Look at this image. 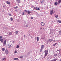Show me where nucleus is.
<instances>
[{"mask_svg": "<svg viewBox=\"0 0 61 61\" xmlns=\"http://www.w3.org/2000/svg\"><path fill=\"white\" fill-rule=\"evenodd\" d=\"M44 52L45 53V56H44V58H45V57H46V56H47V54H48V50H46Z\"/></svg>", "mask_w": 61, "mask_h": 61, "instance_id": "obj_1", "label": "nucleus"}, {"mask_svg": "<svg viewBox=\"0 0 61 61\" xmlns=\"http://www.w3.org/2000/svg\"><path fill=\"white\" fill-rule=\"evenodd\" d=\"M44 45H42L41 46V49L40 51V52H41L42 51V50L43 49V48H44Z\"/></svg>", "mask_w": 61, "mask_h": 61, "instance_id": "obj_2", "label": "nucleus"}, {"mask_svg": "<svg viewBox=\"0 0 61 61\" xmlns=\"http://www.w3.org/2000/svg\"><path fill=\"white\" fill-rule=\"evenodd\" d=\"M53 12H54V10H51L50 11V14L51 15H52L53 14Z\"/></svg>", "mask_w": 61, "mask_h": 61, "instance_id": "obj_3", "label": "nucleus"}, {"mask_svg": "<svg viewBox=\"0 0 61 61\" xmlns=\"http://www.w3.org/2000/svg\"><path fill=\"white\" fill-rule=\"evenodd\" d=\"M5 53L7 54H8L9 52L8 50H7V49L5 51Z\"/></svg>", "mask_w": 61, "mask_h": 61, "instance_id": "obj_4", "label": "nucleus"}, {"mask_svg": "<svg viewBox=\"0 0 61 61\" xmlns=\"http://www.w3.org/2000/svg\"><path fill=\"white\" fill-rule=\"evenodd\" d=\"M41 25H42V26H44L45 25V23L43 22H41Z\"/></svg>", "mask_w": 61, "mask_h": 61, "instance_id": "obj_5", "label": "nucleus"}, {"mask_svg": "<svg viewBox=\"0 0 61 61\" xmlns=\"http://www.w3.org/2000/svg\"><path fill=\"white\" fill-rule=\"evenodd\" d=\"M6 40H5L3 43V44L5 45H5L6 44Z\"/></svg>", "mask_w": 61, "mask_h": 61, "instance_id": "obj_6", "label": "nucleus"}, {"mask_svg": "<svg viewBox=\"0 0 61 61\" xmlns=\"http://www.w3.org/2000/svg\"><path fill=\"white\" fill-rule=\"evenodd\" d=\"M14 60H18V58H15L14 59Z\"/></svg>", "mask_w": 61, "mask_h": 61, "instance_id": "obj_7", "label": "nucleus"}, {"mask_svg": "<svg viewBox=\"0 0 61 61\" xmlns=\"http://www.w3.org/2000/svg\"><path fill=\"white\" fill-rule=\"evenodd\" d=\"M27 13H28V14H30L31 13V12L30 11L28 10L27 11Z\"/></svg>", "mask_w": 61, "mask_h": 61, "instance_id": "obj_8", "label": "nucleus"}, {"mask_svg": "<svg viewBox=\"0 0 61 61\" xmlns=\"http://www.w3.org/2000/svg\"><path fill=\"white\" fill-rule=\"evenodd\" d=\"M8 48H10L11 47V46L10 45H8Z\"/></svg>", "mask_w": 61, "mask_h": 61, "instance_id": "obj_9", "label": "nucleus"}, {"mask_svg": "<svg viewBox=\"0 0 61 61\" xmlns=\"http://www.w3.org/2000/svg\"><path fill=\"white\" fill-rule=\"evenodd\" d=\"M6 2L8 5H10V3L8 1H7Z\"/></svg>", "mask_w": 61, "mask_h": 61, "instance_id": "obj_10", "label": "nucleus"}, {"mask_svg": "<svg viewBox=\"0 0 61 61\" xmlns=\"http://www.w3.org/2000/svg\"><path fill=\"white\" fill-rule=\"evenodd\" d=\"M0 42H1L2 43H3V39H0Z\"/></svg>", "mask_w": 61, "mask_h": 61, "instance_id": "obj_11", "label": "nucleus"}, {"mask_svg": "<svg viewBox=\"0 0 61 61\" xmlns=\"http://www.w3.org/2000/svg\"><path fill=\"white\" fill-rule=\"evenodd\" d=\"M61 0H59L58 1V4H60V3H61Z\"/></svg>", "mask_w": 61, "mask_h": 61, "instance_id": "obj_12", "label": "nucleus"}, {"mask_svg": "<svg viewBox=\"0 0 61 61\" xmlns=\"http://www.w3.org/2000/svg\"><path fill=\"white\" fill-rule=\"evenodd\" d=\"M57 21L58 22V23H61V20H58Z\"/></svg>", "mask_w": 61, "mask_h": 61, "instance_id": "obj_13", "label": "nucleus"}, {"mask_svg": "<svg viewBox=\"0 0 61 61\" xmlns=\"http://www.w3.org/2000/svg\"><path fill=\"white\" fill-rule=\"evenodd\" d=\"M25 25V27H28V25L27 24H26Z\"/></svg>", "mask_w": 61, "mask_h": 61, "instance_id": "obj_14", "label": "nucleus"}, {"mask_svg": "<svg viewBox=\"0 0 61 61\" xmlns=\"http://www.w3.org/2000/svg\"><path fill=\"white\" fill-rule=\"evenodd\" d=\"M37 41H39V37H37Z\"/></svg>", "mask_w": 61, "mask_h": 61, "instance_id": "obj_15", "label": "nucleus"}, {"mask_svg": "<svg viewBox=\"0 0 61 61\" xmlns=\"http://www.w3.org/2000/svg\"><path fill=\"white\" fill-rule=\"evenodd\" d=\"M17 1H18V3H20V0H17Z\"/></svg>", "mask_w": 61, "mask_h": 61, "instance_id": "obj_16", "label": "nucleus"}, {"mask_svg": "<svg viewBox=\"0 0 61 61\" xmlns=\"http://www.w3.org/2000/svg\"><path fill=\"white\" fill-rule=\"evenodd\" d=\"M58 4L57 2H55V5H57Z\"/></svg>", "mask_w": 61, "mask_h": 61, "instance_id": "obj_17", "label": "nucleus"}, {"mask_svg": "<svg viewBox=\"0 0 61 61\" xmlns=\"http://www.w3.org/2000/svg\"><path fill=\"white\" fill-rule=\"evenodd\" d=\"M28 11L27 10H25L24 11V12H25V13H27V11Z\"/></svg>", "mask_w": 61, "mask_h": 61, "instance_id": "obj_18", "label": "nucleus"}, {"mask_svg": "<svg viewBox=\"0 0 61 61\" xmlns=\"http://www.w3.org/2000/svg\"><path fill=\"white\" fill-rule=\"evenodd\" d=\"M3 51H4L5 50V48H3L2 49Z\"/></svg>", "mask_w": 61, "mask_h": 61, "instance_id": "obj_19", "label": "nucleus"}, {"mask_svg": "<svg viewBox=\"0 0 61 61\" xmlns=\"http://www.w3.org/2000/svg\"><path fill=\"white\" fill-rule=\"evenodd\" d=\"M55 17L56 18H57V17H58V15H57L55 16Z\"/></svg>", "mask_w": 61, "mask_h": 61, "instance_id": "obj_20", "label": "nucleus"}, {"mask_svg": "<svg viewBox=\"0 0 61 61\" xmlns=\"http://www.w3.org/2000/svg\"><path fill=\"white\" fill-rule=\"evenodd\" d=\"M56 44H57V43H55L53 44V46H56Z\"/></svg>", "mask_w": 61, "mask_h": 61, "instance_id": "obj_21", "label": "nucleus"}, {"mask_svg": "<svg viewBox=\"0 0 61 61\" xmlns=\"http://www.w3.org/2000/svg\"><path fill=\"white\" fill-rule=\"evenodd\" d=\"M49 40L50 42H51L52 41V40L51 39H49Z\"/></svg>", "mask_w": 61, "mask_h": 61, "instance_id": "obj_22", "label": "nucleus"}, {"mask_svg": "<svg viewBox=\"0 0 61 61\" xmlns=\"http://www.w3.org/2000/svg\"><path fill=\"white\" fill-rule=\"evenodd\" d=\"M19 47V46L18 45H17L16 46V48H18Z\"/></svg>", "mask_w": 61, "mask_h": 61, "instance_id": "obj_23", "label": "nucleus"}, {"mask_svg": "<svg viewBox=\"0 0 61 61\" xmlns=\"http://www.w3.org/2000/svg\"><path fill=\"white\" fill-rule=\"evenodd\" d=\"M5 59H6V58H4L2 59V60H5Z\"/></svg>", "mask_w": 61, "mask_h": 61, "instance_id": "obj_24", "label": "nucleus"}, {"mask_svg": "<svg viewBox=\"0 0 61 61\" xmlns=\"http://www.w3.org/2000/svg\"><path fill=\"white\" fill-rule=\"evenodd\" d=\"M54 56H57V54H54Z\"/></svg>", "mask_w": 61, "mask_h": 61, "instance_id": "obj_25", "label": "nucleus"}, {"mask_svg": "<svg viewBox=\"0 0 61 61\" xmlns=\"http://www.w3.org/2000/svg\"><path fill=\"white\" fill-rule=\"evenodd\" d=\"M9 35H12V33L10 32L9 33Z\"/></svg>", "mask_w": 61, "mask_h": 61, "instance_id": "obj_26", "label": "nucleus"}, {"mask_svg": "<svg viewBox=\"0 0 61 61\" xmlns=\"http://www.w3.org/2000/svg\"><path fill=\"white\" fill-rule=\"evenodd\" d=\"M54 61H56L57 60V59H54Z\"/></svg>", "mask_w": 61, "mask_h": 61, "instance_id": "obj_27", "label": "nucleus"}, {"mask_svg": "<svg viewBox=\"0 0 61 61\" xmlns=\"http://www.w3.org/2000/svg\"><path fill=\"white\" fill-rule=\"evenodd\" d=\"M10 20L11 21H13V19L12 18H10Z\"/></svg>", "mask_w": 61, "mask_h": 61, "instance_id": "obj_28", "label": "nucleus"}, {"mask_svg": "<svg viewBox=\"0 0 61 61\" xmlns=\"http://www.w3.org/2000/svg\"><path fill=\"white\" fill-rule=\"evenodd\" d=\"M15 33L16 34H17L18 33V31H15Z\"/></svg>", "mask_w": 61, "mask_h": 61, "instance_id": "obj_29", "label": "nucleus"}, {"mask_svg": "<svg viewBox=\"0 0 61 61\" xmlns=\"http://www.w3.org/2000/svg\"><path fill=\"white\" fill-rule=\"evenodd\" d=\"M22 11L21 10H20V11L19 12V13H22Z\"/></svg>", "mask_w": 61, "mask_h": 61, "instance_id": "obj_30", "label": "nucleus"}, {"mask_svg": "<svg viewBox=\"0 0 61 61\" xmlns=\"http://www.w3.org/2000/svg\"><path fill=\"white\" fill-rule=\"evenodd\" d=\"M52 41H53V42H55V41L53 40H52Z\"/></svg>", "mask_w": 61, "mask_h": 61, "instance_id": "obj_31", "label": "nucleus"}, {"mask_svg": "<svg viewBox=\"0 0 61 61\" xmlns=\"http://www.w3.org/2000/svg\"><path fill=\"white\" fill-rule=\"evenodd\" d=\"M38 8H37V7H36V9H35L36 10H38Z\"/></svg>", "mask_w": 61, "mask_h": 61, "instance_id": "obj_32", "label": "nucleus"}, {"mask_svg": "<svg viewBox=\"0 0 61 61\" xmlns=\"http://www.w3.org/2000/svg\"><path fill=\"white\" fill-rule=\"evenodd\" d=\"M17 6H16V7H15V9H16V8H17Z\"/></svg>", "mask_w": 61, "mask_h": 61, "instance_id": "obj_33", "label": "nucleus"}, {"mask_svg": "<svg viewBox=\"0 0 61 61\" xmlns=\"http://www.w3.org/2000/svg\"><path fill=\"white\" fill-rule=\"evenodd\" d=\"M24 14H25V13L24 12H23L22 13V15H24Z\"/></svg>", "mask_w": 61, "mask_h": 61, "instance_id": "obj_34", "label": "nucleus"}, {"mask_svg": "<svg viewBox=\"0 0 61 61\" xmlns=\"http://www.w3.org/2000/svg\"><path fill=\"white\" fill-rule=\"evenodd\" d=\"M17 53V51H15L14 52L15 54H16V53Z\"/></svg>", "mask_w": 61, "mask_h": 61, "instance_id": "obj_35", "label": "nucleus"}, {"mask_svg": "<svg viewBox=\"0 0 61 61\" xmlns=\"http://www.w3.org/2000/svg\"><path fill=\"white\" fill-rule=\"evenodd\" d=\"M0 39H2V36H0Z\"/></svg>", "mask_w": 61, "mask_h": 61, "instance_id": "obj_36", "label": "nucleus"}, {"mask_svg": "<svg viewBox=\"0 0 61 61\" xmlns=\"http://www.w3.org/2000/svg\"><path fill=\"white\" fill-rule=\"evenodd\" d=\"M31 19H33V17H31Z\"/></svg>", "mask_w": 61, "mask_h": 61, "instance_id": "obj_37", "label": "nucleus"}, {"mask_svg": "<svg viewBox=\"0 0 61 61\" xmlns=\"http://www.w3.org/2000/svg\"><path fill=\"white\" fill-rule=\"evenodd\" d=\"M23 58V57L21 56L20 57V58Z\"/></svg>", "mask_w": 61, "mask_h": 61, "instance_id": "obj_38", "label": "nucleus"}, {"mask_svg": "<svg viewBox=\"0 0 61 61\" xmlns=\"http://www.w3.org/2000/svg\"><path fill=\"white\" fill-rule=\"evenodd\" d=\"M42 1H41V0L40 1V3H42Z\"/></svg>", "mask_w": 61, "mask_h": 61, "instance_id": "obj_39", "label": "nucleus"}, {"mask_svg": "<svg viewBox=\"0 0 61 61\" xmlns=\"http://www.w3.org/2000/svg\"><path fill=\"white\" fill-rule=\"evenodd\" d=\"M33 8H34V9H36V7H34Z\"/></svg>", "mask_w": 61, "mask_h": 61, "instance_id": "obj_40", "label": "nucleus"}, {"mask_svg": "<svg viewBox=\"0 0 61 61\" xmlns=\"http://www.w3.org/2000/svg\"><path fill=\"white\" fill-rule=\"evenodd\" d=\"M38 10H40V9H39V8H38Z\"/></svg>", "mask_w": 61, "mask_h": 61, "instance_id": "obj_41", "label": "nucleus"}, {"mask_svg": "<svg viewBox=\"0 0 61 61\" xmlns=\"http://www.w3.org/2000/svg\"><path fill=\"white\" fill-rule=\"evenodd\" d=\"M40 29H41V30L42 29V27H41L40 28Z\"/></svg>", "mask_w": 61, "mask_h": 61, "instance_id": "obj_42", "label": "nucleus"}, {"mask_svg": "<svg viewBox=\"0 0 61 61\" xmlns=\"http://www.w3.org/2000/svg\"><path fill=\"white\" fill-rule=\"evenodd\" d=\"M9 15H10V16H11V14H9Z\"/></svg>", "mask_w": 61, "mask_h": 61, "instance_id": "obj_43", "label": "nucleus"}, {"mask_svg": "<svg viewBox=\"0 0 61 61\" xmlns=\"http://www.w3.org/2000/svg\"><path fill=\"white\" fill-rule=\"evenodd\" d=\"M41 1H42V2H43L44 1V0H41Z\"/></svg>", "mask_w": 61, "mask_h": 61, "instance_id": "obj_44", "label": "nucleus"}, {"mask_svg": "<svg viewBox=\"0 0 61 61\" xmlns=\"http://www.w3.org/2000/svg\"><path fill=\"white\" fill-rule=\"evenodd\" d=\"M12 43H14V41H12Z\"/></svg>", "mask_w": 61, "mask_h": 61, "instance_id": "obj_45", "label": "nucleus"}, {"mask_svg": "<svg viewBox=\"0 0 61 61\" xmlns=\"http://www.w3.org/2000/svg\"><path fill=\"white\" fill-rule=\"evenodd\" d=\"M52 61H54V59L52 60Z\"/></svg>", "mask_w": 61, "mask_h": 61, "instance_id": "obj_46", "label": "nucleus"}, {"mask_svg": "<svg viewBox=\"0 0 61 61\" xmlns=\"http://www.w3.org/2000/svg\"><path fill=\"white\" fill-rule=\"evenodd\" d=\"M57 51H60L59 50H57Z\"/></svg>", "mask_w": 61, "mask_h": 61, "instance_id": "obj_47", "label": "nucleus"}, {"mask_svg": "<svg viewBox=\"0 0 61 61\" xmlns=\"http://www.w3.org/2000/svg\"><path fill=\"white\" fill-rule=\"evenodd\" d=\"M60 61H61V59H60Z\"/></svg>", "mask_w": 61, "mask_h": 61, "instance_id": "obj_48", "label": "nucleus"}, {"mask_svg": "<svg viewBox=\"0 0 61 61\" xmlns=\"http://www.w3.org/2000/svg\"><path fill=\"white\" fill-rule=\"evenodd\" d=\"M44 2H46V1H44Z\"/></svg>", "mask_w": 61, "mask_h": 61, "instance_id": "obj_49", "label": "nucleus"}, {"mask_svg": "<svg viewBox=\"0 0 61 61\" xmlns=\"http://www.w3.org/2000/svg\"><path fill=\"white\" fill-rule=\"evenodd\" d=\"M24 37H25V36L24 35Z\"/></svg>", "mask_w": 61, "mask_h": 61, "instance_id": "obj_50", "label": "nucleus"}, {"mask_svg": "<svg viewBox=\"0 0 61 61\" xmlns=\"http://www.w3.org/2000/svg\"><path fill=\"white\" fill-rule=\"evenodd\" d=\"M31 38H33V37H31Z\"/></svg>", "mask_w": 61, "mask_h": 61, "instance_id": "obj_51", "label": "nucleus"}, {"mask_svg": "<svg viewBox=\"0 0 61 61\" xmlns=\"http://www.w3.org/2000/svg\"><path fill=\"white\" fill-rule=\"evenodd\" d=\"M10 42H11V41H10Z\"/></svg>", "mask_w": 61, "mask_h": 61, "instance_id": "obj_52", "label": "nucleus"}]
</instances>
